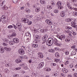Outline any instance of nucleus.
I'll use <instances>...</instances> for the list:
<instances>
[{
  "label": "nucleus",
  "mask_w": 77,
  "mask_h": 77,
  "mask_svg": "<svg viewBox=\"0 0 77 77\" xmlns=\"http://www.w3.org/2000/svg\"><path fill=\"white\" fill-rule=\"evenodd\" d=\"M54 42V40L53 38L51 37L49 38L47 41L46 42V45L50 47L51 45H52V44H53Z\"/></svg>",
  "instance_id": "obj_1"
},
{
  "label": "nucleus",
  "mask_w": 77,
  "mask_h": 77,
  "mask_svg": "<svg viewBox=\"0 0 77 77\" xmlns=\"http://www.w3.org/2000/svg\"><path fill=\"white\" fill-rule=\"evenodd\" d=\"M41 42L40 40H37L35 42V44H32V46L33 48H37L38 47V45Z\"/></svg>",
  "instance_id": "obj_2"
},
{
  "label": "nucleus",
  "mask_w": 77,
  "mask_h": 77,
  "mask_svg": "<svg viewBox=\"0 0 77 77\" xmlns=\"http://www.w3.org/2000/svg\"><path fill=\"white\" fill-rule=\"evenodd\" d=\"M71 26L73 27H74V28H75L77 29V26L75 25L76 24V20H74L73 21H72L71 23Z\"/></svg>",
  "instance_id": "obj_3"
},
{
  "label": "nucleus",
  "mask_w": 77,
  "mask_h": 77,
  "mask_svg": "<svg viewBox=\"0 0 77 77\" xmlns=\"http://www.w3.org/2000/svg\"><path fill=\"white\" fill-rule=\"evenodd\" d=\"M21 20L23 23H28L29 21V19L25 18H22Z\"/></svg>",
  "instance_id": "obj_4"
},
{
  "label": "nucleus",
  "mask_w": 77,
  "mask_h": 77,
  "mask_svg": "<svg viewBox=\"0 0 77 77\" xmlns=\"http://www.w3.org/2000/svg\"><path fill=\"white\" fill-rule=\"evenodd\" d=\"M19 53L20 54L23 55L24 54L25 52H24V51L23 49H20L19 50Z\"/></svg>",
  "instance_id": "obj_5"
},
{
  "label": "nucleus",
  "mask_w": 77,
  "mask_h": 77,
  "mask_svg": "<svg viewBox=\"0 0 77 77\" xmlns=\"http://www.w3.org/2000/svg\"><path fill=\"white\" fill-rule=\"evenodd\" d=\"M16 27H17V29H18L19 31H20V32L22 31V29H21V23L19 24L17 23Z\"/></svg>",
  "instance_id": "obj_6"
},
{
  "label": "nucleus",
  "mask_w": 77,
  "mask_h": 77,
  "mask_svg": "<svg viewBox=\"0 0 77 77\" xmlns=\"http://www.w3.org/2000/svg\"><path fill=\"white\" fill-rule=\"evenodd\" d=\"M66 37L64 35H61L58 37V38L60 39L61 41H63L65 39Z\"/></svg>",
  "instance_id": "obj_7"
},
{
  "label": "nucleus",
  "mask_w": 77,
  "mask_h": 77,
  "mask_svg": "<svg viewBox=\"0 0 77 77\" xmlns=\"http://www.w3.org/2000/svg\"><path fill=\"white\" fill-rule=\"evenodd\" d=\"M45 22L49 25H51L53 24V22L51 20H46Z\"/></svg>",
  "instance_id": "obj_8"
},
{
  "label": "nucleus",
  "mask_w": 77,
  "mask_h": 77,
  "mask_svg": "<svg viewBox=\"0 0 77 77\" xmlns=\"http://www.w3.org/2000/svg\"><path fill=\"white\" fill-rule=\"evenodd\" d=\"M13 41L14 42H15V43H16V44L18 43L19 42H20L19 39L17 38H14L13 39Z\"/></svg>",
  "instance_id": "obj_9"
},
{
  "label": "nucleus",
  "mask_w": 77,
  "mask_h": 77,
  "mask_svg": "<svg viewBox=\"0 0 77 77\" xmlns=\"http://www.w3.org/2000/svg\"><path fill=\"white\" fill-rule=\"evenodd\" d=\"M38 55H39V57L41 59H42L44 57V55L42 53H41L40 52H39L38 53Z\"/></svg>",
  "instance_id": "obj_10"
},
{
  "label": "nucleus",
  "mask_w": 77,
  "mask_h": 77,
  "mask_svg": "<svg viewBox=\"0 0 77 77\" xmlns=\"http://www.w3.org/2000/svg\"><path fill=\"white\" fill-rule=\"evenodd\" d=\"M4 48L5 50H6V51H10L11 50V48L9 47L5 46Z\"/></svg>",
  "instance_id": "obj_11"
},
{
  "label": "nucleus",
  "mask_w": 77,
  "mask_h": 77,
  "mask_svg": "<svg viewBox=\"0 0 77 77\" xmlns=\"http://www.w3.org/2000/svg\"><path fill=\"white\" fill-rule=\"evenodd\" d=\"M44 62H41L38 65V67L40 68H42V67L44 66Z\"/></svg>",
  "instance_id": "obj_12"
},
{
  "label": "nucleus",
  "mask_w": 77,
  "mask_h": 77,
  "mask_svg": "<svg viewBox=\"0 0 77 77\" xmlns=\"http://www.w3.org/2000/svg\"><path fill=\"white\" fill-rule=\"evenodd\" d=\"M48 38V35H44V36L42 38V39L43 41H45V40H46L47 38Z\"/></svg>",
  "instance_id": "obj_13"
},
{
  "label": "nucleus",
  "mask_w": 77,
  "mask_h": 77,
  "mask_svg": "<svg viewBox=\"0 0 77 77\" xmlns=\"http://www.w3.org/2000/svg\"><path fill=\"white\" fill-rule=\"evenodd\" d=\"M4 51H5V50H4V49L2 47H0V52L1 53H4Z\"/></svg>",
  "instance_id": "obj_14"
},
{
  "label": "nucleus",
  "mask_w": 77,
  "mask_h": 77,
  "mask_svg": "<svg viewBox=\"0 0 77 77\" xmlns=\"http://www.w3.org/2000/svg\"><path fill=\"white\" fill-rule=\"evenodd\" d=\"M62 72H64V73H67L68 72V70L66 69L65 68H63L62 70Z\"/></svg>",
  "instance_id": "obj_15"
},
{
  "label": "nucleus",
  "mask_w": 77,
  "mask_h": 77,
  "mask_svg": "<svg viewBox=\"0 0 77 77\" xmlns=\"http://www.w3.org/2000/svg\"><path fill=\"white\" fill-rule=\"evenodd\" d=\"M15 61L16 63H21L22 62L21 60L20 59V58L16 60Z\"/></svg>",
  "instance_id": "obj_16"
},
{
  "label": "nucleus",
  "mask_w": 77,
  "mask_h": 77,
  "mask_svg": "<svg viewBox=\"0 0 77 77\" xmlns=\"http://www.w3.org/2000/svg\"><path fill=\"white\" fill-rule=\"evenodd\" d=\"M35 38L36 40L37 41H40L39 40V35H36L35 36Z\"/></svg>",
  "instance_id": "obj_17"
},
{
  "label": "nucleus",
  "mask_w": 77,
  "mask_h": 77,
  "mask_svg": "<svg viewBox=\"0 0 77 77\" xmlns=\"http://www.w3.org/2000/svg\"><path fill=\"white\" fill-rule=\"evenodd\" d=\"M45 71H51V69L50 68L46 67L45 68Z\"/></svg>",
  "instance_id": "obj_18"
},
{
  "label": "nucleus",
  "mask_w": 77,
  "mask_h": 77,
  "mask_svg": "<svg viewBox=\"0 0 77 77\" xmlns=\"http://www.w3.org/2000/svg\"><path fill=\"white\" fill-rule=\"evenodd\" d=\"M49 52H50L51 53H54L55 51L53 49H50L48 50Z\"/></svg>",
  "instance_id": "obj_19"
},
{
  "label": "nucleus",
  "mask_w": 77,
  "mask_h": 77,
  "mask_svg": "<svg viewBox=\"0 0 77 77\" xmlns=\"http://www.w3.org/2000/svg\"><path fill=\"white\" fill-rule=\"evenodd\" d=\"M62 5V3H61V2H57V7H58V6H60Z\"/></svg>",
  "instance_id": "obj_20"
},
{
  "label": "nucleus",
  "mask_w": 77,
  "mask_h": 77,
  "mask_svg": "<svg viewBox=\"0 0 77 77\" xmlns=\"http://www.w3.org/2000/svg\"><path fill=\"white\" fill-rule=\"evenodd\" d=\"M40 9H41V8H40V7H38L36 8L35 11L36 12H38L39 11H40Z\"/></svg>",
  "instance_id": "obj_21"
},
{
  "label": "nucleus",
  "mask_w": 77,
  "mask_h": 77,
  "mask_svg": "<svg viewBox=\"0 0 77 77\" xmlns=\"http://www.w3.org/2000/svg\"><path fill=\"white\" fill-rule=\"evenodd\" d=\"M55 56L56 57L58 58L59 57V56H60V55H59V54L58 53V52H56L55 54Z\"/></svg>",
  "instance_id": "obj_22"
},
{
  "label": "nucleus",
  "mask_w": 77,
  "mask_h": 77,
  "mask_svg": "<svg viewBox=\"0 0 77 77\" xmlns=\"http://www.w3.org/2000/svg\"><path fill=\"white\" fill-rule=\"evenodd\" d=\"M60 16L62 17H65V14H64V12H61L60 14Z\"/></svg>",
  "instance_id": "obj_23"
},
{
  "label": "nucleus",
  "mask_w": 77,
  "mask_h": 77,
  "mask_svg": "<svg viewBox=\"0 0 77 77\" xmlns=\"http://www.w3.org/2000/svg\"><path fill=\"white\" fill-rule=\"evenodd\" d=\"M72 21V18H70L66 20V22L68 23V22H69V21Z\"/></svg>",
  "instance_id": "obj_24"
},
{
  "label": "nucleus",
  "mask_w": 77,
  "mask_h": 77,
  "mask_svg": "<svg viewBox=\"0 0 77 77\" xmlns=\"http://www.w3.org/2000/svg\"><path fill=\"white\" fill-rule=\"evenodd\" d=\"M65 42H69V41H70V39L68 38H66V39H65Z\"/></svg>",
  "instance_id": "obj_25"
},
{
  "label": "nucleus",
  "mask_w": 77,
  "mask_h": 77,
  "mask_svg": "<svg viewBox=\"0 0 77 77\" xmlns=\"http://www.w3.org/2000/svg\"><path fill=\"white\" fill-rule=\"evenodd\" d=\"M46 31V30L44 29H41V32L43 33H44Z\"/></svg>",
  "instance_id": "obj_26"
},
{
  "label": "nucleus",
  "mask_w": 77,
  "mask_h": 77,
  "mask_svg": "<svg viewBox=\"0 0 77 77\" xmlns=\"http://www.w3.org/2000/svg\"><path fill=\"white\" fill-rule=\"evenodd\" d=\"M71 32V33H72L73 35H77V33L75 32H74L72 30Z\"/></svg>",
  "instance_id": "obj_27"
},
{
  "label": "nucleus",
  "mask_w": 77,
  "mask_h": 77,
  "mask_svg": "<svg viewBox=\"0 0 77 77\" xmlns=\"http://www.w3.org/2000/svg\"><path fill=\"white\" fill-rule=\"evenodd\" d=\"M9 43L10 45H14V42H13V41H11L9 42Z\"/></svg>",
  "instance_id": "obj_28"
},
{
  "label": "nucleus",
  "mask_w": 77,
  "mask_h": 77,
  "mask_svg": "<svg viewBox=\"0 0 77 77\" xmlns=\"http://www.w3.org/2000/svg\"><path fill=\"white\" fill-rule=\"evenodd\" d=\"M16 35H17V34H16V33H13L11 34V36H12V37L14 36H16Z\"/></svg>",
  "instance_id": "obj_29"
},
{
  "label": "nucleus",
  "mask_w": 77,
  "mask_h": 77,
  "mask_svg": "<svg viewBox=\"0 0 77 77\" xmlns=\"http://www.w3.org/2000/svg\"><path fill=\"white\" fill-rule=\"evenodd\" d=\"M66 29H67V30H69V29L71 30V29H72V27L70 26H66Z\"/></svg>",
  "instance_id": "obj_30"
},
{
  "label": "nucleus",
  "mask_w": 77,
  "mask_h": 77,
  "mask_svg": "<svg viewBox=\"0 0 77 77\" xmlns=\"http://www.w3.org/2000/svg\"><path fill=\"white\" fill-rule=\"evenodd\" d=\"M57 42H58L56 38H55L54 40L53 43H54V44H57Z\"/></svg>",
  "instance_id": "obj_31"
},
{
  "label": "nucleus",
  "mask_w": 77,
  "mask_h": 77,
  "mask_svg": "<svg viewBox=\"0 0 77 77\" xmlns=\"http://www.w3.org/2000/svg\"><path fill=\"white\" fill-rule=\"evenodd\" d=\"M9 9V8L7 7L4 6L3 8V10H7V9Z\"/></svg>",
  "instance_id": "obj_32"
},
{
  "label": "nucleus",
  "mask_w": 77,
  "mask_h": 77,
  "mask_svg": "<svg viewBox=\"0 0 77 77\" xmlns=\"http://www.w3.org/2000/svg\"><path fill=\"white\" fill-rule=\"evenodd\" d=\"M3 41H4V42H6L7 43L8 42H9V40L7 39H3Z\"/></svg>",
  "instance_id": "obj_33"
},
{
  "label": "nucleus",
  "mask_w": 77,
  "mask_h": 77,
  "mask_svg": "<svg viewBox=\"0 0 77 77\" xmlns=\"http://www.w3.org/2000/svg\"><path fill=\"white\" fill-rule=\"evenodd\" d=\"M53 76H54V77H56L57 75V73L56 72L53 73L52 74Z\"/></svg>",
  "instance_id": "obj_34"
},
{
  "label": "nucleus",
  "mask_w": 77,
  "mask_h": 77,
  "mask_svg": "<svg viewBox=\"0 0 77 77\" xmlns=\"http://www.w3.org/2000/svg\"><path fill=\"white\" fill-rule=\"evenodd\" d=\"M40 3H41V4H42L43 5H44V3H45L44 1L43 0H41L40 1Z\"/></svg>",
  "instance_id": "obj_35"
},
{
  "label": "nucleus",
  "mask_w": 77,
  "mask_h": 77,
  "mask_svg": "<svg viewBox=\"0 0 77 77\" xmlns=\"http://www.w3.org/2000/svg\"><path fill=\"white\" fill-rule=\"evenodd\" d=\"M17 24H20V23H17L16 25V26H15V25L13 24V25L14 26V28L15 29H16L17 28Z\"/></svg>",
  "instance_id": "obj_36"
},
{
  "label": "nucleus",
  "mask_w": 77,
  "mask_h": 77,
  "mask_svg": "<svg viewBox=\"0 0 77 77\" xmlns=\"http://www.w3.org/2000/svg\"><path fill=\"white\" fill-rule=\"evenodd\" d=\"M19 59H24V56L22 55L21 56H19Z\"/></svg>",
  "instance_id": "obj_37"
},
{
  "label": "nucleus",
  "mask_w": 77,
  "mask_h": 77,
  "mask_svg": "<svg viewBox=\"0 0 77 77\" xmlns=\"http://www.w3.org/2000/svg\"><path fill=\"white\" fill-rule=\"evenodd\" d=\"M25 35L26 36H30V34L29 33V32H27L26 33Z\"/></svg>",
  "instance_id": "obj_38"
},
{
  "label": "nucleus",
  "mask_w": 77,
  "mask_h": 77,
  "mask_svg": "<svg viewBox=\"0 0 77 77\" xmlns=\"http://www.w3.org/2000/svg\"><path fill=\"white\" fill-rule=\"evenodd\" d=\"M28 25H31L32 24V22L31 21H28Z\"/></svg>",
  "instance_id": "obj_39"
},
{
  "label": "nucleus",
  "mask_w": 77,
  "mask_h": 77,
  "mask_svg": "<svg viewBox=\"0 0 77 77\" xmlns=\"http://www.w3.org/2000/svg\"><path fill=\"white\" fill-rule=\"evenodd\" d=\"M73 15L74 16H77V12H74L73 13Z\"/></svg>",
  "instance_id": "obj_40"
},
{
  "label": "nucleus",
  "mask_w": 77,
  "mask_h": 77,
  "mask_svg": "<svg viewBox=\"0 0 77 77\" xmlns=\"http://www.w3.org/2000/svg\"><path fill=\"white\" fill-rule=\"evenodd\" d=\"M51 3L52 6H54L55 5V4L54 3V2L53 1H51Z\"/></svg>",
  "instance_id": "obj_41"
},
{
  "label": "nucleus",
  "mask_w": 77,
  "mask_h": 77,
  "mask_svg": "<svg viewBox=\"0 0 77 77\" xmlns=\"http://www.w3.org/2000/svg\"><path fill=\"white\" fill-rule=\"evenodd\" d=\"M25 11L26 12H27L28 13L30 12V10L29 8H26L25 9Z\"/></svg>",
  "instance_id": "obj_42"
},
{
  "label": "nucleus",
  "mask_w": 77,
  "mask_h": 77,
  "mask_svg": "<svg viewBox=\"0 0 77 77\" xmlns=\"http://www.w3.org/2000/svg\"><path fill=\"white\" fill-rule=\"evenodd\" d=\"M21 69V67H19L15 68L14 69V70L17 71V70H19V69Z\"/></svg>",
  "instance_id": "obj_43"
},
{
  "label": "nucleus",
  "mask_w": 77,
  "mask_h": 77,
  "mask_svg": "<svg viewBox=\"0 0 77 77\" xmlns=\"http://www.w3.org/2000/svg\"><path fill=\"white\" fill-rule=\"evenodd\" d=\"M58 7V9H61L63 8V7H62V6L60 5V6H59Z\"/></svg>",
  "instance_id": "obj_44"
},
{
  "label": "nucleus",
  "mask_w": 77,
  "mask_h": 77,
  "mask_svg": "<svg viewBox=\"0 0 77 77\" xmlns=\"http://www.w3.org/2000/svg\"><path fill=\"white\" fill-rule=\"evenodd\" d=\"M12 1L14 3H17L18 2V0H13Z\"/></svg>",
  "instance_id": "obj_45"
},
{
  "label": "nucleus",
  "mask_w": 77,
  "mask_h": 77,
  "mask_svg": "<svg viewBox=\"0 0 77 77\" xmlns=\"http://www.w3.org/2000/svg\"><path fill=\"white\" fill-rule=\"evenodd\" d=\"M13 27V26L9 25L8 27V29H12Z\"/></svg>",
  "instance_id": "obj_46"
},
{
  "label": "nucleus",
  "mask_w": 77,
  "mask_h": 77,
  "mask_svg": "<svg viewBox=\"0 0 77 77\" xmlns=\"http://www.w3.org/2000/svg\"><path fill=\"white\" fill-rule=\"evenodd\" d=\"M6 17L4 15H3L2 16V19H6Z\"/></svg>",
  "instance_id": "obj_47"
},
{
  "label": "nucleus",
  "mask_w": 77,
  "mask_h": 77,
  "mask_svg": "<svg viewBox=\"0 0 77 77\" xmlns=\"http://www.w3.org/2000/svg\"><path fill=\"white\" fill-rule=\"evenodd\" d=\"M37 21H39L40 20V17H36L35 18Z\"/></svg>",
  "instance_id": "obj_48"
},
{
  "label": "nucleus",
  "mask_w": 77,
  "mask_h": 77,
  "mask_svg": "<svg viewBox=\"0 0 77 77\" xmlns=\"http://www.w3.org/2000/svg\"><path fill=\"white\" fill-rule=\"evenodd\" d=\"M72 54H73V55H75V54H76V53L75 52H72L71 53Z\"/></svg>",
  "instance_id": "obj_49"
},
{
  "label": "nucleus",
  "mask_w": 77,
  "mask_h": 77,
  "mask_svg": "<svg viewBox=\"0 0 77 77\" xmlns=\"http://www.w3.org/2000/svg\"><path fill=\"white\" fill-rule=\"evenodd\" d=\"M69 52L68 51H67L65 52V54L66 55H68L69 54Z\"/></svg>",
  "instance_id": "obj_50"
},
{
  "label": "nucleus",
  "mask_w": 77,
  "mask_h": 77,
  "mask_svg": "<svg viewBox=\"0 0 77 77\" xmlns=\"http://www.w3.org/2000/svg\"><path fill=\"white\" fill-rule=\"evenodd\" d=\"M3 45H4V46H7L8 44L5 42L3 43Z\"/></svg>",
  "instance_id": "obj_51"
},
{
  "label": "nucleus",
  "mask_w": 77,
  "mask_h": 77,
  "mask_svg": "<svg viewBox=\"0 0 77 77\" xmlns=\"http://www.w3.org/2000/svg\"><path fill=\"white\" fill-rule=\"evenodd\" d=\"M19 77V75L18 74H17L16 75H14V77Z\"/></svg>",
  "instance_id": "obj_52"
},
{
  "label": "nucleus",
  "mask_w": 77,
  "mask_h": 77,
  "mask_svg": "<svg viewBox=\"0 0 77 77\" xmlns=\"http://www.w3.org/2000/svg\"><path fill=\"white\" fill-rule=\"evenodd\" d=\"M33 31L34 32V33H37V30L35 29H33Z\"/></svg>",
  "instance_id": "obj_53"
},
{
  "label": "nucleus",
  "mask_w": 77,
  "mask_h": 77,
  "mask_svg": "<svg viewBox=\"0 0 77 77\" xmlns=\"http://www.w3.org/2000/svg\"><path fill=\"white\" fill-rule=\"evenodd\" d=\"M5 71L6 72H8V69H5Z\"/></svg>",
  "instance_id": "obj_54"
},
{
  "label": "nucleus",
  "mask_w": 77,
  "mask_h": 77,
  "mask_svg": "<svg viewBox=\"0 0 77 77\" xmlns=\"http://www.w3.org/2000/svg\"><path fill=\"white\" fill-rule=\"evenodd\" d=\"M72 2L73 3H76L77 2V0H72Z\"/></svg>",
  "instance_id": "obj_55"
},
{
  "label": "nucleus",
  "mask_w": 77,
  "mask_h": 77,
  "mask_svg": "<svg viewBox=\"0 0 77 77\" xmlns=\"http://www.w3.org/2000/svg\"><path fill=\"white\" fill-rule=\"evenodd\" d=\"M57 45L58 46H59V47H61L62 45L61 44H59V43H57Z\"/></svg>",
  "instance_id": "obj_56"
},
{
  "label": "nucleus",
  "mask_w": 77,
  "mask_h": 77,
  "mask_svg": "<svg viewBox=\"0 0 77 77\" xmlns=\"http://www.w3.org/2000/svg\"><path fill=\"white\" fill-rule=\"evenodd\" d=\"M51 64L53 66H56V64L55 63H52Z\"/></svg>",
  "instance_id": "obj_57"
},
{
  "label": "nucleus",
  "mask_w": 77,
  "mask_h": 77,
  "mask_svg": "<svg viewBox=\"0 0 77 77\" xmlns=\"http://www.w3.org/2000/svg\"><path fill=\"white\" fill-rule=\"evenodd\" d=\"M6 21V20H3L2 21L3 23H4V24L6 23V21Z\"/></svg>",
  "instance_id": "obj_58"
},
{
  "label": "nucleus",
  "mask_w": 77,
  "mask_h": 77,
  "mask_svg": "<svg viewBox=\"0 0 77 77\" xmlns=\"http://www.w3.org/2000/svg\"><path fill=\"white\" fill-rule=\"evenodd\" d=\"M74 75L75 77H77V73H74Z\"/></svg>",
  "instance_id": "obj_59"
},
{
  "label": "nucleus",
  "mask_w": 77,
  "mask_h": 77,
  "mask_svg": "<svg viewBox=\"0 0 77 77\" xmlns=\"http://www.w3.org/2000/svg\"><path fill=\"white\" fill-rule=\"evenodd\" d=\"M25 71L23 70L21 72V73H22L23 74H24L25 73Z\"/></svg>",
  "instance_id": "obj_60"
},
{
  "label": "nucleus",
  "mask_w": 77,
  "mask_h": 77,
  "mask_svg": "<svg viewBox=\"0 0 77 77\" xmlns=\"http://www.w3.org/2000/svg\"><path fill=\"white\" fill-rule=\"evenodd\" d=\"M73 10L75 11H77V8H73Z\"/></svg>",
  "instance_id": "obj_61"
},
{
  "label": "nucleus",
  "mask_w": 77,
  "mask_h": 77,
  "mask_svg": "<svg viewBox=\"0 0 77 77\" xmlns=\"http://www.w3.org/2000/svg\"><path fill=\"white\" fill-rule=\"evenodd\" d=\"M54 62H57V59H55L54 60Z\"/></svg>",
  "instance_id": "obj_62"
},
{
  "label": "nucleus",
  "mask_w": 77,
  "mask_h": 77,
  "mask_svg": "<svg viewBox=\"0 0 77 77\" xmlns=\"http://www.w3.org/2000/svg\"><path fill=\"white\" fill-rule=\"evenodd\" d=\"M67 64H68V61H67L65 63V65H67Z\"/></svg>",
  "instance_id": "obj_63"
},
{
  "label": "nucleus",
  "mask_w": 77,
  "mask_h": 77,
  "mask_svg": "<svg viewBox=\"0 0 77 77\" xmlns=\"http://www.w3.org/2000/svg\"><path fill=\"white\" fill-rule=\"evenodd\" d=\"M70 68H72V67H73V65H72V64L70 65Z\"/></svg>",
  "instance_id": "obj_64"
}]
</instances>
